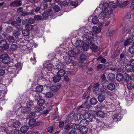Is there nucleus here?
Segmentation results:
<instances>
[{
  "label": "nucleus",
  "instance_id": "864d4df0",
  "mask_svg": "<svg viewBox=\"0 0 134 134\" xmlns=\"http://www.w3.org/2000/svg\"><path fill=\"white\" fill-rule=\"evenodd\" d=\"M109 4L110 6L112 7L113 8H116L117 7V5L114 1L109 2Z\"/></svg>",
  "mask_w": 134,
  "mask_h": 134
},
{
  "label": "nucleus",
  "instance_id": "f3484780",
  "mask_svg": "<svg viewBox=\"0 0 134 134\" xmlns=\"http://www.w3.org/2000/svg\"><path fill=\"white\" fill-rule=\"evenodd\" d=\"M123 75L121 73L117 74L116 76V79L118 82L121 81L123 79Z\"/></svg>",
  "mask_w": 134,
  "mask_h": 134
},
{
  "label": "nucleus",
  "instance_id": "ddd939ff",
  "mask_svg": "<svg viewBox=\"0 0 134 134\" xmlns=\"http://www.w3.org/2000/svg\"><path fill=\"white\" fill-rule=\"evenodd\" d=\"M95 122L98 125L101 126H103V122H102V120L101 118H98L97 116H95L94 117Z\"/></svg>",
  "mask_w": 134,
  "mask_h": 134
},
{
  "label": "nucleus",
  "instance_id": "4468645a",
  "mask_svg": "<svg viewBox=\"0 0 134 134\" xmlns=\"http://www.w3.org/2000/svg\"><path fill=\"white\" fill-rule=\"evenodd\" d=\"M102 26L100 25L99 28L96 26H93L92 29V31L94 33H97L100 32Z\"/></svg>",
  "mask_w": 134,
  "mask_h": 134
},
{
  "label": "nucleus",
  "instance_id": "680f3d73",
  "mask_svg": "<svg viewBox=\"0 0 134 134\" xmlns=\"http://www.w3.org/2000/svg\"><path fill=\"white\" fill-rule=\"evenodd\" d=\"M33 111V109L32 108H30L29 107H26V114H28L29 113L31 112V111Z\"/></svg>",
  "mask_w": 134,
  "mask_h": 134
},
{
  "label": "nucleus",
  "instance_id": "2eb2a0df",
  "mask_svg": "<svg viewBox=\"0 0 134 134\" xmlns=\"http://www.w3.org/2000/svg\"><path fill=\"white\" fill-rule=\"evenodd\" d=\"M123 76V79L125 82H128L131 80L130 76L126 73L124 74Z\"/></svg>",
  "mask_w": 134,
  "mask_h": 134
},
{
  "label": "nucleus",
  "instance_id": "0e129e2a",
  "mask_svg": "<svg viewBox=\"0 0 134 134\" xmlns=\"http://www.w3.org/2000/svg\"><path fill=\"white\" fill-rule=\"evenodd\" d=\"M18 47L15 44H13L11 46L10 49L12 50H15Z\"/></svg>",
  "mask_w": 134,
  "mask_h": 134
},
{
  "label": "nucleus",
  "instance_id": "a878e982",
  "mask_svg": "<svg viewBox=\"0 0 134 134\" xmlns=\"http://www.w3.org/2000/svg\"><path fill=\"white\" fill-rule=\"evenodd\" d=\"M42 107H38V106H34L32 108L33 110L35 112H39L42 111Z\"/></svg>",
  "mask_w": 134,
  "mask_h": 134
},
{
  "label": "nucleus",
  "instance_id": "e2e57ef3",
  "mask_svg": "<svg viewBox=\"0 0 134 134\" xmlns=\"http://www.w3.org/2000/svg\"><path fill=\"white\" fill-rule=\"evenodd\" d=\"M13 34L15 37H17L18 36L20 35V33L19 31H16L15 30L14 31Z\"/></svg>",
  "mask_w": 134,
  "mask_h": 134
},
{
  "label": "nucleus",
  "instance_id": "37998d69",
  "mask_svg": "<svg viewBox=\"0 0 134 134\" xmlns=\"http://www.w3.org/2000/svg\"><path fill=\"white\" fill-rule=\"evenodd\" d=\"M92 21L94 24H96L98 23L99 19L97 16H94L92 18Z\"/></svg>",
  "mask_w": 134,
  "mask_h": 134
},
{
  "label": "nucleus",
  "instance_id": "c756f323",
  "mask_svg": "<svg viewBox=\"0 0 134 134\" xmlns=\"http://www.w3.org/2000/svg\"><path fill=\"white\" fill-rule=\"evenodd\" d=\"M95 116H97L99 118H103L104 116V113L102 111H99L96 113Z\"/></svg>",
  "mask_w": 134,
  "mask_h": 134
},
{
  "label": "nucleus",
  "instance_id": "39448f33",
  "mask_svg": "<svg viewBox=\"0 0 134 134\" xmlns=\"http://www.w3.org/2000/svg\"><path fill=\"white\" fill-rule=\"evenodd\" d=\"M127 56L126 53V52H123L120 54L119 59L120 60L124 61L125 62L127 61L128 62L129 60L126 59Z\"/></svg>",
  "mask_w": 134,
  "mask_h": 134
},
{
  "label": "nucleus",
  "instance_id": "5701e85b",
  "mask_svg": "<svg viewBox=\"0 0 134 134\" xmlns=\"http://www.w3.org/2000/svg\"><path fill=\"white\" fill-rule=\"evenodd\" d=\"M12 55V58H10V57L9 56V64H10V66L9 65V67H12V65H13L14 63L13 62L14 60L13 59L14 58V55L13 54L11 53Z\"/></svg>",
  "mask_w": 134,
  "mask_h": 134
},
{
  "label": "nucleus",
  "instance_id": "412c9836",
  "mask_svg": "<svg viewBox=\"0 0 134 134\" xmlns=\"http://www.w3.org/2000/svg\"><path fill=\"white\" fill-rule=\"evenodd\" d=\"M108 79L109 80L112 81L115 79V75L112 73H110L108 74L107 77Z\"/></svg>",
  "mask_w": 134,
  "mask_h": 134
},
{
  "label": "nucleus",
  "instance_id": "a18cd8bd",
  "mask_svg": "<svg viewBox=\"0 0 134 134\" xmlns=\"http://www.w3.org/2000/svg\"><path fill=\"white\" fill-rule=\"evenodd\" d=\"M82 98L83 99H88L90 98L89 95L88 94V92L87 91H86L85 92L83 95Z\"/></svg>",
  "mask_w": 134,
  "mask_h": 134
},
{
  "label": "nucleus",
  "instance_id": "3c124183",
  "mask_svg": "<svg viewBox=\"0 0 134 134\" xmlns=\"http://www.w3.org/2000/svg\"><path fill=\"white\" fill-rule=\"evenodd\" d=\"M53 94L51 92H47L45 94V97L47 98H51L53 96Z\"/></svg>",
  "mask_w": 134,
  "mask_h": 134
},
{
  "label": "nucleus",
  "instance_id": "6ab92c4d",
  "mask_svg": "<svg viewBox=\"0 0 134 134\" xmlns=\"http://www.w3.org/2000/svg\"><path fill=\"white\" fill-rule=\"evenodd\" d=\"M107 15L106 12L102 11L99 14L98 17L100 19H104L106 18Z\"/></svg>",
  "mask_w": 134,
  "mask_h": 134
},
{
  "label": "nucleus",
  "instance_id": "338daca9",
  "mask_svg": "<svg viewBox=\"0 0 134 134\" xmlns=\"http://www.w3.org/2000/svg\"><path fill=\"white\" fill-rule=\"evenodd\" d=\"M78 2L77 1H71V4L73 6L76 7L77 6Z\"/></svg>",
  "mask_w": 134,
  "mask_h": 134
},
{
  "label": "nucleus",
  "instance_id": "6e6552de",
  "mask_svg": "<svg viewBox=\"0 0 134 134\" xmlns=\"http://www.w3.org/2000/svg\"><path fill=\"white\" fill-rule=\"evenodd\" d=\"M0 46L4 49H6L8 48V44H7V41L5 40L1 41L0 42Z\"/></svg>",
  "mask_w": 134,
  "mask_h": 134
},
{
  "label": "nucleus",
  "instance_id": "4be33fe9",
  "mask_svg": "<svg viewBox=\"0 0 134 134\" xmlns=\"http://www.w3.org/2000/svg\"><path fill=\"white\" fill-rule=\"evenodd\" d=\"M89 121H88L86 119L82 120L80 122V126H87L89 124Z\"/></svg>",
  "mask_w": 134,
  "mask_h": 134
},
{
  "label": "nucleus",
  "instance_id": "c03bdc74",
  "mask_svg": "<svg viewBox=\"0 0 134 134\" xmlns=\"http://www.w3.org/2000/svg\"><path fill=\"white\" fill-rule=\"evenodd\" d=\"M53 67V65L51 63L47 64L46 66V68L49 71H52Z\"/></svg>",
  "mask_w": 134,
  "mask_h": 134
},
{
  "label": "nucleus",
  "instance_id": "4d7b16f0",
  "mask_svg": "<svg viewBox=\"0 0 134 134\" xmlns=\"http://www.w3.org/2000/svg\"><path fill=\"white\" fill-rule=\"evenodd\" d=\"M109 4L107 2H105L102 5V8L103 9H107L109 6Z\"/></svg>",
  "mask_w": 134,
  "mask_h": 134
},
{
  "label": "nucleus",
  "instance_id": "2f4dec72",
  "mask_svg": "<svg viewBox=\"0 0 134 134\" xmlns=\"http://www.w3.org/2000/svg\"><path fill=\"white\" fill-rule=\"evenodd\" d=\"M82 116L85 119H88L91 116V114L86 111L83 114Z\"/></svg>",
  "mask_w": 134,
  "mask_h": 134
},
{
  "label": "nucleus",
  "instance_id": "b1692460",
  "mask_svg": "<svg viewBox=\"0 0 134 134\" xmlns=\"http://www.w3.org/2000/svg\"><path fill=\"white\" fill-rule=\"evenodd\" d=\"M66 74L65 71L64 69H60L57 72V74L61 77L63 76Z\"/></svg>",
  "mask_w": 134,
  "mask_h": 134
},
{
  "label": "nucleus",
  "instance_id": "9d476101",
  "mask_svg": "<svg viewBox=\"0 0 134 134\" xmlns=\"http://www.w3.org/2000/svg\"><path fill=\"white\" fill-rule=\"evenodd\" d=\"M106 86L105 87L103 86V87L100 89V92L104 95L106 94L108 95L110 94V92L108 90Z\"/></svg>",
  "mask_w": 134,
  "mask_h": 134
},
{
  "label": "nucleus",
  "instance_id": "aec40b11",
  "mask_svg": "<svg viewBox=\"0 0 134 134\" xmlns=\"http://www.w3.org/2000/svg\"><path fill=\"white\" fill-rule=\"evenodd\" d=\"M15 21L19 27V30L22 29L23 28L22 27L21 25H20L21 22V20L20 18L19 17H18L16 18Z\"/></svg>",
  "mask_w": 134,
  "mask_h": 134
},
{
  "label": "nucleus",
  "instance_id": "13d9d810",
  "mask_svg": "<svg viewBox=\"0 0 134 134\" xmlns=\"http://www.w3.org/2000/svg\"><path fill=\"white\" fill-rule=\"evenodd\" d=\"M31 112L29 113L28 114L29 115L27 116V118H32L33 116H34L35 115V113L34 112V111H31Z\"/></svg>",
  "mask_w": 134,
  "mask_h": 134
},
{
  "label": "nucleus",
  "instance_id": "58836bf2",
  "mask_svg": "<svg viewBox=\"0 0 134 134\" xmlns=\"http://www.w3.org/2000/svg\"><path fill=\"white\" fill-rule=\"evenodd\" d=\"M69 55L71 57L75 56L76 54V53L73 49L70 50L68 52Z\"/></svg>",
  "mask_w": 134,
  "mask_h": 134
},
{
  "label": "nucleus",
  "instance_id": "72a5a7b5",
  "mask_svg": "<svg viewBox=\"0 0 134 134\" xmlns=\"http://www.w3.org/2000/svg\"><path fill=\"white\" fill-rule=\"evenodd\" d=\"M53 78V81L54 82H58L61 80V77L58 75H55Z\"/></svg>",
  "mask_w": 134,
  "mask_h": 134
},
{
  "label": "nucleus",
  "instance_id": "cd10ccee",
  "mask_svg": "<svg viewBox=\"0 0 134 134\" xmlns=\"http://www.w3.org/2000/svg\"><path fill=\"white\" fill-rule=\"evenodd\" d=\"M63 58L64 59V62L66 64L70 63L72 61V58L70 57L65 56L63 57Z\"/></svg>",
  "mask_w": 134,
  "mask_h": 134
},
{
  "label": "nucleus",
  "instance_id": "bb28decb",
  "mask_svg": "<svg viewBox=\"0 0 134 134\" xmlns=\"http://www.w3.org/2000/svg\"><path fill=\"white\" fill-rule=\"evenodd\" d=\"M34 101L29 100L26 103V105L27 107H29L31 108H31H32L33 107L35 106L34 105Z\"/></svg>",
  "mask_w": 134,
  "mask_h": 134
},
{
  "label": "nucleus",
  "instance_id": "f8f14e48",
  "mask_svg": "<svg viewBox=\"0 0 134 134\" xmlns=\"http://www.w3.org/2000/svg\"><path fill=\"white\" fill-rule=\"evenodd\" d=\"M10 132L9 134H19V130L13 128L12 126H9V131Z\"/></svg>",
  "mask_w": 134,
  "mask_h": 134
},
{
  "label": "nucleus",
  "instance_id": "4c0bfd02",
  "mask_svg": "<svg viewBox=\"0 0 134 134\" xmlns=\"http://www.w3.org/2000/svg\"><path fill=\"white\" fill-rule=\"evenodd\" d=\"M72 116H73L76 120L77 121H79L82 119L81 115L79 114L78 115V114H74L72 115Z\"/></svg>",
  "mask_w": 134,
  "mask_h": 134
},
{
  "label": "nucleus",
  "instance_id": "f704fd0d",
  "mask_svg": "<svg viewBox=\"0 0 134 134\" xmlns=\"http://www.w3.org/2000/svg\"><path fill=\"white\" fill-rule=\"evenodd\" d=\"M84 43L81 40H78L76 42V47H81Z\"/></svg>",
  "mask_w": 134,
  "mask_h": 134
},
{
  "label": "nucleus",
  "instance_id": "1a4fd4ad",
  "mask_svg": "<svg viewBox=\"0 0 134 134\" xmlns=\"http://www.w3.org/2000/svg\"><path fill=\"white\" fill-rule=\"evenodd\" d=\"M22 4L21 1L15 0L10 3V5L13 7H19Z\"/></svg>",
  "mask_w": 134,
  "mask_h": 134
},
{
  "label": "nucleus",
  "instance_id": "bf43d9fd",
  "mask_svg": "<svg viewBox=\"0 0 134 134\" xmlns=\"http://www.w3.org/2000/svg\"><path fill=\"white\" fill-rule=\"evenodd\" d=\"M15 40L13 37L9 36V43H12L15 42Z\"/></svg>",
  "mask_w": 134,
  "mask_h": 134
},
{
  "label": "nucleus",
  "instance_id": "79ce46f5",
  "mask_svg": "<svg viewBox=\"0 0 134 134\" xmlns=\"http://www.w3.org/2000/svg\"><path fill=\"white\" fill-rule=\"evenodd\" d=\"M29 127L26 126H22L20 129V131L21 132H26L27 131Z\"/></svg>",
  "mask_w": 134,
  "mask_h": 134
},
{
  "label": "nucleus",
  "instance_id": "c85d7f7f",
  "mask_svg": "<svg viewBox=\"0 0 134 134\" xmlns=\"http://www.w3.org/2000/svg\"><path fill=\"white\" fill-rule=\"evenodd\" d=\"M90 102L91 105H96L98 102L96 98L95 97H92L91 98Z\"/></svg>",
  "mask_w": 134,
  "mask_h": 134
},
{
  "label": "nucleus",
  "instance_id": "a211bd4d",
  "mask_svg": "<svg viewBox=\"0 0 134 134\" xmlns=\"http://www.w3.org/2000/svg\"><path fill=\"white\" fill-rule=\"evenodd\" d=\"M107 89L110 91H112L114 90L115 88V84L113 83H108L107 87Z\"/></svg>",
  "mask_w": 134,
  "mask_h": 134
},
{
  "label": "nucleus",
  "instance_id": "052dcab7",
  "mask_svg": "<svg viewBox=\"0 0 134 134\" xmlns=\"http://www.w3.org/2000/svg\"><path fill=\"white\" fill-rule=\"evenodd\" d=\"M42 17L40 15H35L34 17L36 21H38L41 19Z\"/></svg>",
  "mask_w": 134,
  "mask_h": 134
},
{
  "label": "nucleus",
  "instance_id": "8fccbe9b",
  "mask_svg": "<svg viewBox=\"0 0 134 134\" xmlns=\"http://www.w3.org/2000/svg\"><path fill=\"white\" fill-rule=\"evenodd\" d=\"M118 115L117 114H113L112 115V116L111 118L112 119V121H111V122H110V124L112 123L113 122L115 119H118Z\"/></svg>",
  "mask_w": 134,
  "mask_h": 134
},
{
  "label": "nucleus",
  "instance_id": "473e14b6",
  "mask_svg": "<svg viewBox=\"0 0 134 134\" xmlns=\"http://www.w3.org/2000/svg\"><path fill=\"white\" fill-rule=\"evenodd\" d=\"M91 49L94 52H97L99 50L98 47L94 44H92L90 47Z\"/></svg>",
  "mask_w": 134,
  "mask_h": 134
},
{
  "label": "nucleus",
  "instance_id": "f03ea898",
  "mask_svg": "<svg viewBox=\"0 0 134 134\" xmlns=\"http://www.w3.org/2000/svg\"><path fill=\"white\" fill-rule=\"evenodd\" d=\"M9 122L10 124V125L13 128L16 129L20 126L21 124L20 122L15 119L10 120Z\"/></svg>",
  "mask_w": 134,
  "mask_h": 134
},
{
  "label": "nucleus",
  "instance_id": "a19ab883",
  "mask_svg": "<svg viewBox=\"0 0 134 134\" xmlns=\"http://www.w3.org/2000/svg\"><path fill=\"white\" fill-rule=\"evenodd\" d=\"M43 90V86L41 85L37 86L36 88V91L37 92H41Z\"/></svg>",
  "mask_w": 134,
  "mask_h": 134
},
{
  "label": "nucleus",
  "instance_id": "f257e3e1",
  "mask_svg": "<svg viewBox=\"0 0 134 134\" xmlns=\"http://www.w3.org/2000/svg\"><path fill=\"white\" fill-rule=\"evenodd\" d=\"M93 33L91 32L90 33H87L86 35H84L83 37V40L85 42V43L89 46L92 43V38L93 36Z\"/></svg>",
  "mask_w": 134,
  "mask_h": 134
},
{
  "label": "nucleus",
  "instance_id": "e433bc0d",
  "mask_svg": "<svg viewBox=\"0 0 134 134\" xmlns=\"http://www.w3.org/2000/svg\"><path fill=\"white\" fill-rule=\"evenodd\" d=\"M38 99L39 100L37 101L38 104L40 106H42L43 105L45 102L44 99H41V98H40V99Z\"/></svg>",
  "mask_w": 134,
  "mask_h": 134
},
{
  "label": "nucleus",
  "instance_id": "de8ad7c7",
  "mask_svg": "<svg viewBox=\"0 0 134 134\" xmlns=\"http://www.w3.org/2000/svg\"><path fill=\"white\" fill-rule=\"evenodd\" d=\"M36 120L34 119H31L29 120V124L30 125L32 126L34 125L36 122Z\"/></svg>",
  "mask_w": 134,
  "mask_h": 134
},
{
  "label": "nucleus",
  "instance_id": "423d86ee",
  "mask_svg": "<svg viewBox=\"0 0 134 134\" xmlns=\"http://www.w3.org/2000/svg\"><path fill=\"white\" fill-rule=\"evenodd\" d=\"M88 129L87 126H80L79 130V132L82 134H87L88 132Z\"/></svg>",
  "mask_w": 134,
  "mask_h": 134
},
{
  "label": "nucleus",
  "instance_id": "393cba45",
  "mask_svg": "<svg viewBox=\"0 0 134 134\" xmlns=\"http://www.w3.org/2000/svg\"><path fill=\"white\" fill-rule=\"evenodd\" d=\"M97 98L99 101L101 103L105 99L104 96L102 94H99Z\"/></svg>",
  "mask_w": 134,
  "mask_h": 134
},
{
  "label": "nucleus",
  "instance_id": "0eeeda50",
  "mask_svg": "<svg viewBox=\"0 0 134 134\" xmlns=\"http://www.w3.org/2000/svg\"><path fill=\"white\" fill-rule=\"evenodd\" d=\"M61 85L60 83H58L57 86H53L49 87L51 91L54 92H57L60 88Z\"/></svg>",
  "mask_w": 134,
  "mask_h": 134
},
{
  "label": "nucleus",
  "instance_id": "7c9ffc66",
  "mask_svg": "<svg viewBox=\"0 0 134 134\" xmlns=\"http://www.w3.org/2000/svg\"><path fill=\"white\" fill-rule=\"evenodd\" d=\"M80 125L78 124H74L71 125V128L75 130H79Z\"/></svg>",
  "mask_w": 134,
  "mask_h": 134
},
{
  "label": "nucleus",
  "instance_id": "9b49d317",
  "mask_svg": "<svg viewBox=\"0 0 134 134\" xmlns=\"http://www.w3.org/2000/svg\"><path fill=\"white\" fill-rule=\"evenodd\" d=\"M8 54L7 53H4L1 55L0 58L3 59V62L5 64H8Z\"/></svg>",
  "mask_w": 134,
  "mask_h": 134
},
{
  "label": "nucleus",
  "instance_id": "774afa93",
  "mask_svg": "<svg viewBox=\"0 0 134 134\" xmlns=\"http://www.w3.org/2000/svg\"><path fill=\"white\" fill-rule=\"evenodd\" d=\"M86 57L87 56L86 55L83 54H81L80 57V59L81 60H84L86 59Z\"/></svg>",
  "mask_w": 134,
  "mask_h": 134
},
{
  "label": "nucleus",
  "instance_id": "603ef678",
  "mask_svg": "<svg viewBox=\"0 0 134 134\" xmlns=\"http://www.w3.org/2000/svg\"><path fill=\"white\" fill-rule=\"evenodd\" d=\"M77 109L78 111L80 113V114L81 115L86 111L84 109H83L82 108H79V106L77 107Z\"/></svg>",
  "mask_w": 134,
  "mask_h": 134
},
{
  "label": "nucleus",
  "instance_id": "49530a36",
  "mask_svg": "<svg viewBox=\"0 0 134 134\" xmlns=\"http://www.w3.org/2000/svg\"><path fill=\"white\" fill-rule=\"evenodd\" d=\"M22 33L23 35L25 36H27L29 34V31L27 29L22 30Z\"/></svg>",
  "mask_w": 134,
  "mask_h": 134
},
{
  "label": "nucleus",
  "instance_id": "69168bd1",
  "mask_svg": "<svg viewBox=\"0 0 134 134\" xmlns=\"http://www.w3.org/2000/svg\"><path fill=\"white\" fill-rule=\"evenodd\" d=\"M133 67L134 66V59H132L129 61V62L127 63Z\"/></svg>",
  "mask_w": 134,
  "mask_h": 134
},
{
  "label": "nucleus",
  "instance_id": "5fc2aeb1",
  "mask_svg": "<svg viewBox=\"0 0 134 134\" xmlns=\"http://www.w3.org/2000/svg\"><path fill=\"white\" fill-rule=\"evenodd\" d=\"M89 45L86 44L85 43V44H83L82 46L83 50L84 51H87L88 49L89 48Z\"/></svg>",
  "mask_w": 134,
  "mask_h": 134
},
{
  "label": "nucleus",
  "instance_id": "c9c22d12",
  "mask_svg": "<svg viewBox=\"0 0 134 134\" xmlns=\"http://www.w3.org/2000/svg\"><path fill=\"white\" fill-rule=\"evenodd\" d=\"M127 87L129 90H132L134 88V85L133 83L131 81L130 82H127Z\"/></svg>",
  "mask_w": 134,
  "mask_h": 134
},
{
  "label": "nucleus",
  "instance_id": "dca6fc26",
  "mask_svg": "<svg viewBox=\"0 0 134 134\" xmlns=\"http://www.w3.org/2000/svg\"><path fill=\"white\" fill-rule=\"evenodd\" d=\"M133 40L132 37H130L127 38L124 42V47H126L129 44H130L133 42Z\"/></svg>",
  "mask_w": 134,
  "mask_h": 134
},
{
  "label": "nucleus",
  "instance_id": "09e8293b",
  "mask_svg": "<svg viewBox=\"0 0 134 134\" xmlns=\"http://www.w3.org/2000/svg\"><path fill=\"white\" fill-rule=\"evenodd\" d=\"M33 25L30 24H27L25 25V27L26 29L28 30L29 31L31 30L33 28Z\"/></svg>",
  "mask_w": 134,
  "mask_h": 134
},
{
  "label": "nucleus",
  "instance_id": "6e6d98bb",
  "mask_svg": "<svg viewBox=\"0 0 134 134\" xmlns=\"http://www.w3.org/2000/svg\"><path fill=\"white\" fill-rule=\"evenodd\" d=\"M101 78L102 80V83H104L106 82L107 80L105 75L104 74H103L102 75Z\"/></svg>",
  "mask_w": 134,
  "mask_h": 134
},
{
  "label": "nucleus",
  "instance_id": "ea45409f",
  "mask_svg": "<svg viewBox=\"0 0 134 134\" xmlns=\"http://www.w3.org/2000/svg\"><path fill=\"white\" fill-rule=\"evenodd\" d=\"M125 68L126 70L128 72L131 71L133 69L132 67L127 64L125 66Z\"/></svg>",
  "mask_w": 134,
  "mask_h": 134
},
{
  "label": "nucleus",
  "instance_id": "7ed1b4c3",
  "mask_svg": "<svg viewBox=\"0 0 134 134\" xmlns=\"http://www.w3.org/2000/svg\"><path fill=\"white\" fill-rule=\"evenodd\" d=\"M30 94L36 100H37L38 99L41 98V96L39 93H37L36 91H32L30 92Z\"/></svg>",
  "mask_w": 134,
  "mask_h": 134
},
{
  "label": "nucleus",
  "instance_id": "20e7f679",
  "mask_svg": "<svg viewBox=\"0 0 134 134\" xmlns=\"http://www.w3.org/2000/svg\"><path fill=\"white\" fill-rule=\"evenodd\" d=\"M52 12L53 10L51 9H49L47 11H44L42 14L43 17L45 19H47L49 15L53 16Z\"/></svg>",
  "mask_w": 134,
  "mask_h": 134
}]
</instances>
